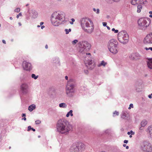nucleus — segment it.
I'll use <instances>...</instances> for the list:
<instances>
[{"label":"nucleus","instance_id":"obj_1","mask_svg":"<svg viewBox=\"0 0 152 152\" xmlns=\"http://www.w3.org/2000/svg\"><path fill=\"white\" fill-rule=\"evenodd\" d=\"M56 126L58 132L65 134H67L72 129V125L65 119L59 120L57 123Z\"/></svg>","mask_w":152,"mask_h":152},{"label":"nucleus","instance_id":"obj_2","mask_svg":"<svg viewBox=\"0 0 152 152\" xmlns=\"http://www.w3.org/2000/svg\"><path fill=\"white\" fill-rule=\"evenodd\" d=\"M65 14L62 11L54 12L52 15L51 21L52 24L55 26H58L65 20Z\"/></svg>","mask_w":152,"mask_h":152},{"label":"nucleus","instance_id":"obj_3","mask_svg":"<svg viewBox=\"0 0 152 152\" xmlns=\"http://www.w3.org/2000/svg\"><path fill=\"white\" fill-rule=\"evenodd\" d=\"M80 24L84 31L88 34H91L94 28L92 20L88 18H83L80 20Z\"/></svg>","mask_w":152,"mask_h":152},{"label":"nucleus","instance_id":"obj_4","mask_svg":"<svg viewBox=\"0 0 152 152\" xmlns=\"http://www.w3.org/2000/svg\"><path fill=\"white\" fill-rule=\"evenodd\" d=\"M118 42L117 40L114 39L110 40L108 43V49L110 52L115 54L118 52Z\"/></svg>","mask_w":152,"mask_h":152},{"label":"nucleus","instance_id":"obj_5","mask_svg":"<svg viewBox=\"0 0 152 152\" xmlns=\"http://www.w3.org/2000/svg\"><path fill=\"white\" fill-rule=\"evenodd\" d=\"M140 150L143 152H152V146L150 142L147 141L141 142L139 145Z\"/></svg>","mask_w":152,"mask_h":152},{"label":"nucleus","instance_id":"obj_6","mask_svg":"<svg viewBox=\"0 0 152 152\" xmlns=\"http://www.w3.org/2000/svg\"><path fill=\"white\" fill-rule=\"evenodd\" d=\"M86 56L84 60V62L86 66L90 69H93L95 67V64L91 58V53H86Z\"/></svg>","mask_w":152,"mask_h":152},{"label":"nucleus","instance_id":"obj_7","mask_svg":"<svg viewBox=\"0 0 152 152\" xmlns=\"http://www.w3.org/2000/svg\"><path fill=\"white\" fill-rule=\"evenodd\" d=\"M137 23L140 29L145 30L150 23L149 19L146 18H141L138 20Z\"/></svg>","mask_w":152,"mask_h":152},{"label":"nucleus","instance_id":"obj_8","mask_svg":"<svg viewBox=\"0 0 152 152\" xmlns=\"http://www.w3.org/2000/svg\"><path fill=\"white\" fill-rule=\"evenodd\" d=\"M85 147L84 145L82 142H78L73 144L71 147L70 152H81Z\"/></svg>","mask_w":152,"mask_h":152},{"label":"nucleus","instance_id":"obj_9","mask_svg":"<svg viewBox=\"0 0 152 152\" xmlns=\"http://www.w3.org/2000/svg\"><path fill=\"white\" fill-rule=\"evenodd\" d=\"M121 34L122 35V37L119 36L118 38V40L120 42L124 44L127 43L129 40L128 34L125 30L121 31L118 34V35Z\"/></svg>","mask_w":152,"mask_h":152},{"label":"nucleus","instance_id":"obj_10","mask_svg":"<svg viewBox=\"0 0 152 152\" xmlns=\"http://www.w3.org/2000/svg\"><path fill=\"white\" fill-rule=\"evenodd\" d=\"M75 83L73 79H70L67 82L66 87V93L67 94L74 92Z\"/></svg>","mask_w":152,"mask_h":152},{"label":"nucleus","instance_id":"obj_11","mask_svg":"<svg viewBox=\"0 0 152 152\" xmlns=\"http://www.w3.org/2000/svg\"><path fill=\"white\" fill-rule=\"evenodd\" d=\"M82 47L80 49V51L81 53L84 51H87L91 48V44L87 41H84L82 42Z\"/></svg>","mask_w":152,"mask_h":152},{"label":"nucleus","instance_id":"obj_12","mask_svg":"<svg viewBox=\"0 0 152 152\" xmlns=\"http://www.w3.org/2000/svg\"><path fill=\"white\" fill-rule=\"evenodd\" d=\"M23 67L24 70L30 71L32 70L33 67L31 64L26 61H24L23 62Z\"/></svg>","mask_w":152,"mask_h":152},{"label":"nucleus","instance_id":"obj_13","mask_svg":"<svg viewBox=\"0 0 152 152\" xmlns=\"http://www.w3.org/2000/svg\"><path fill=\"white\" fill-rule=\"evenodd\" d=\"M144 43L146 45L149 44H152V33L148 34L145 38Z\"/></svg>","mask_w":152,"mask_h":152},{"label":"nucleus","instance_id":"obj_14","mask_svg":"<svg viewBox=\"0 0 152 152\" xmlns=\"http://www.w3.org/2000/svg\"><path fill=\"white\" fill-rule=\"evenodd\" d=\"M143 86L141 81L137 82L135 84V90L137 92H140L141 91Z\"/></svg>","mask_w":152,"mask_h":152},{"label":"nucleus","instance_id":"obj_15","mask_svg":"<svg viewBox=\"0 0 152 152\" xmlns=\"http://www.w3.org/2000/svg\"><path fill=\"white\" fill-rule=\"evenodd\" d=\"M21 89L22 91L24 94L27 93L28 91V86L26 83H23L20 86Z\"/></svg>","mask_w":152,"mask_h":152},{"label":"nucleus","instance_id":"obj_16","mask_svg":"<svg viewBox=\"0 0 152 152\" xmlns=\"http://www.w3.org/2000/svg\"><path fill=\"white\" fill-rule=\"evenodd\" d=\"M28 12L30 16H31L33 18H37L38 16L37 12L34 10H28Z\"/></svg>","mask_w":152,"mask_h":152},{"label":"nucleus","instance_id":"obj_17","mask_svg":"<svg viewBox=\"0 0 152 152\" xmlns=\"http://www.w3.org/2000/svg\"><path fill=\"white\" fill-rule=\"evenodd\" d=\"M121 118L125 120H128L129 118V114L127 113L123 112L121 115Z\"/></svg>","mask_w":152,"mask_h":152},{"label":"nucleus","instance_id":"obj_18","mask_svg":"<svg viewBox=\"0 0 152 152\" xmlns=\"http://www.w3.org/2000/svg\"><path fill=\"white\" fill-rule=\"evenodd\" d=\"M140 57V55L137 53H136L132 54L129 56V57L131 60H134L139 58Z\"/></svg>","mask_w":152,"mask_h":152},{"label":"nucleus","instance_id":"obj_19","mask_svg":"<svg viewBox=\"0 0 152 152\" xmlns=\"http://www.w3.org/2000/svg\"><path fill=\"white\" fill-rule=\"evenodd\" d=\"M145 2H144L142 0H132L131 1V3L133 5H135L136 4H145L146 2H147L146 0L145 1Z\"/></svg>","mask_w":152,"mask_h":152},{"label":"nucleus","instance_id":"obj_20","mask_svg":"<svg viewBox=\"0 0 152 152\" xmlns=\"http://www.w3.org/2000/svg\"><path fill=\"white\" fill-rule=\"evenodd\" d=\"M36 108V105L32 104L29 106L28 107V110L30 112L32 111Z\"/></svg>","mask_w":152,"mask_h":152},{"label":"nucleus","instance_id":"obj_21","mask_svg":"<svg viewBox=\"0 0 152 152\" xmlns=\"http://www.w3.org/2000/svg\"><path fill=\"white\" fill-rule=\"evenodd\" d=\"M149 60L147 63L148 67L150 69H152V59H150Z\"/></svg>","mask_w":152,"mask_h":152},{"label":"nucleus","instance_id":"obj_22","mask_svg":"<svg viewBox=\"0 0 152 152\" xmlns=\"http://www.w3.org/2000/svg\"><path fill=\"white\" fill-rule=\"evenodd\" d=\"M107 64V63L105 62L104 61H101L100 64H98V66L100 67L102 66H105Z\"/></svg>","mask_w":152,"mask_h":152},{"label":"nucleus","instance_id":"obj_23","mask_svg":"<svg viewBox=\"0 0 152 152\" xmlns=\"http://www.w3.org/2000/svg\"><path fill=\"white\" fill-rule=\"evenodd\" d=\"M148 131L149 132L151 137H152V126L148 127Z\"/></svg>","mask_w":152,"mask_h":152},{"label":"nucleus","instance_id":"obj_24","mask_svg":"<svg viewBox=\"0 0 152 152\" xmlns=\"http://www.w3.org/2000/svg\"><path fill=\"white\" fill-rule=\"evenodd\" d=\"M53 62L54 63H58L59 62V58H53Z\"/></svg>","mask_w":152,"mask_h":152},{"label":"nucleus","instance_id":"obj_25","mask_svg":"<svg viewBox=\"0 0 152 152\" xmlns=\"http://www.w3.org/2000/svg\"><path fill=\"white\" fill-rule=\"evenodd\" d=\"M147 124V121L145 120H143L141 123V126L142 127L145 126Z\"/></svg>","mask_w":152,"mask_h":152},{"label":"nucleus","instance_id":"obj_26","mask_svg":"<svg viewBox=\"0 0 152 152\" xmlns=\"http://www.w3.org/2000/svg\"><path fill=\"white\" fill-rule=\"evenodd\" d=\"M137 12L138 13H139L141 12V10L142 9V6L141 5H139L137 6Z\"/></svg>","mask_w":152,"mask_h":152},{"label":"nucleus","instance_id":"obj_27","mask_svg":"<svg viewBox=\"0 0 152 152\" xmlns=\"http://www.w3.org/2000/svg\"><path fill=\"white\" fill-rule=\"evenodd\" d=\"M72 110H70L69 112H68L66 115V117H68L70 115L71 116H72L73 115V114L72 113Z\"/></svg>","mask_w":152,"mask_h":152},{"label":"nucleus","instance_id":"obj_28","mask_svg":"<svg viewBox=\"0 0 152 152\" xmlns=\"http://www.w3.org/2000/svg\"><path fill=\"white\" fill-rule=\"evenodd\" d=\"M59 106L60 107L65 108L66 107V105L65 103H61L59 104Z\"/></svg>","mask_w":152,"mask_h":152},{"label":"nucleus","instance_id":"obj_29","mask_svg":"<svg viewBox=\"0 0 152 152\" xmlns=\"http://www.w3.org/2000/svg\"><path fill=\"white\" fill-rule=\"evenodd\" d=\"M31 130H32L34 132H35V129H34L33 128H32L31 126H28L27 131H29Z\"/></svg>","mask_w":152,"mask_h":152},{"label":"nucleus","instance_id":"obj_30","mask_svg":"<svg viewBox=\"0 0 152 152\" xmlns=\"http://www.w3.org/2000/svg\"><path fill=\"white\" fill-rule=\"evenodd\" d=\"M31 76L32 78H34L35 80L37 79L38 77V75H36L34 74H32Z\"/></svg>","mask_w":152,"mask_h":152},{"label":"nucleus","instance_id":"obj_31","mask_svg":"<svg viewBox=\"0 0 152 152\" xmlns=\"http://www.w3.org/2000/svg\"><path fill=\"white\" fill-rule=\"evenodd\" d=\"M93 10L97 14H99V9H97L96 10L95 8H93Z\"/></svg>","mask_w":152,"mask_h":152},{"label":"nucleus","instance_id":"obj_32","mask_svg":"<svg viewBox=\"0 0 152 152\" xmlns=\"http://www.w3.org/2000/svg\"><path fill=\"white\" fill-rule=\"evenodd\" d=\"M111 132V131L110 129H107L105 131V133L107 134H109Z\"/></svg>","mask_w":152,"mask_h":152},{"label":"nucleus","instance_id":"obj_33","mask_svg":"<svg viewBox=\"0 0 152 152\" xmlns=\"http://www.w3.org/2000/svg\"><path fill=\"white\" fill-rule=\"evenodd\" d=\"M78 42V41L77 39H75L72 42V44L73 45H75Z\"/></svg>","mask_w":152,"mask_h":152},{"label":"nucleus","instance_id":"obj_34","mask_svg":"<svg viewBox=\"0 0 152 152\" xmlns=\"http://www.w3.org/2000/svg\"><path fill=\"white\" fill-rule=\"evenodd\" d=\"M105 1L108 4H111L113 2V0H105Z\"/></svg>","mask_w":152,"mask_h":152},{"label":"nucleus","instance_id":"obj_35","mask_svg":"<svg viewBox=\"0 0 152 152\" xmlns=\"http://www.w3.org/2000/svg\"><path fill=\"white\" fill-rule=\"evenodd\" d=\"M128 135H130L131 134L132 135H134V132H133L132 130H131L130 132H128L127 133Z\"/></svg>","mask_w":152,"mask_h":152},{"label":"nucleus","instance_id":"obj_36","mask_svg":"<svg viewBox=\"0 0 152 152\" xmlns=\"http://www.w3.org/2000/svg\"><path fill=\"white\" fill-rule=\"evenodd\" d=\"M14 11L15 12H19L20 11V9L19 8H17L15 9Z\"/></svg>","mask_w":152,"mask_h":152},{"label":"nucleus","instance_id":"obj_37","mask_svg":"<svg viewBox=\"0 0 152 152\" xmlns=\"http://www.w3.org/2000/svg\"><path fill=\"white\" fill-rule=\"evenodd\" d=\"M112 31H114L115 33H117L118 32V30H115L114 28H113L112 29Z\"/></svg>","mask_w":152,"mask_h":152},{"label":"nucleus","instance_id":"obj_38","mask_svg":"<svg viewBox=\"0 0 152 152\" xmlns=\"http://www.w3.org/2000/svg\"><path fill=\"white\" fill-rule=\"evenodd\" d=\"M119 112H117L116 111H115L113 113V116H114V115L115 114H116V115H119Z\"/></svg>","mask_w":152,"mask_h":152},{"label":"nucleus","instance_id":"obj_39","mask_svg":"<svg viewBox=\"0 0 152 152\" xmlns=\"http://www.w3.org/2000/svg\"><path fill=\"white\" fill-rule=\"evenodd\" d=\"M41 123V121L39 120H37L35 121L36 124H38Z\"/></svg>","mask_w":152,"mask_h":152},{"label":"nucleus","instance_id":"obj_40","mask_svg":"<svg viewBox=\"0 0 152 152\" xmlns=\"http://www.w3.org/2000/svg\"><path fill=\"white\" fill-rule=\"evenodd\" d=\"M145 49L146 50H151L152 51V47H150L149 48H147V47H146L145 48Z\"/></svg>","mask_w":152,"mask_h":152},{"label":"nucleus","instance_id":"obj_41","mask_svg":"<svg viewBox=\"0 0 152 152\" xmlns=\"http://www.w3.org/2000/svg\"><path fill=\"white\" fill-rule=\"evenodd\" d=\"M133 105L132 104H130L129 105V107L128 109H130L131 108H133Z\"/></svg>","mask_w":152,"mask_h":152},{"label":"nucleus","instance_id":"obj_42","mask_svg":"<svg viewBox=\"0 0 152 152\" xmlns=\"http://www.w3.org/2000/svg\"><path fill=\"white\" fill-rule=\"evenodd\" d=\"M64 31L66 32V34H68L69 33V31H68V29H65Z\"/></svg>","mask_w":152,"mask_h":152},{"label":"nucleus","instance_id":"obj_43","mask_svg":"<svg viewBox=\"0 0 152 152\" xmlns=\"http://www.w3.org/2000/svg\"><path fill=\"white\" fill-rule=\"evenodd\" d=\"M103 25L104 26H106L107 25V23L105 22H104L102 23Z\"/></svg>","mask_w":152,"mask_h":152},{"label":"nucleus","instance_id":"obj_44","mask_svg":"<svg viewBox=\"0 0 152 152\" xmlns=\"http://www.w3.org/2000/svg\"><path fill=\"white\" fill-rule=\"evenodd\" d=\"M22 15V14L21 13H20L18 15H17L16 18H18L19 17V16H21Z\"/></svg>","mask_w":152,"mask_h":152},{"label":"nucleus","instance_id":"obj_45","mask_svg":"<svg viewBox=\"0 0 152 152\" xmlns=\"http://www.w3.org/2000/svg\"><path fill=\"white\" fill-rule=\"evenodd\" d=\"M84 72L86 74H87L88 73V70H85L84 71Z\"/></svg>","mask_w":152,"mask_h":152},{"label":"nucleus","instance_id":"obj_46","mask_svg":"<svg viewBox=\"0 0 152 152\" xmlns=\"http://www.w3.org/2000/svg\"><path fill=\"white\" fill-rule=\"evenodd\" d=\"M128 142V141L126 140H125L124 141V143H127Z\"/></svg>","mask_w":152,"mask_h":152},{"label":"nucleus","instance_id":"obj_47","mask_svg":"<svg viewBox=\"0 0 152 152\" xmlns=\"http://www.w3.org/2000/svg\"><path fill=\"white\" fill-rule=\"evenodd\" d=\"M120 0H113V2H119Z\"/></svg>","mask_w":152,"mask_h":152},{"label":"nucleus","instance_id":"obj_48","mask_svg":"<svg viewBox=\"0 0 152 152\" xmlns=\"http://www.w3.org/2000/svg\"><path fill=\"white\" fill-rule=\"evenodd\" d=\"M21 116L23 117H25L26 116V114H25V113H22V115Z\"/></svg>","mask_w":152,"mask_h":152},{"label":"nucleus","instance_id":"obj_49","mask_svg":"<svg viewBox=\"0 0 152 152\" xmlns=\"http://www.w3.org/2000/svg\"><path fill=\"white\" fill-rule=\"evenodd\" d=\"M44 24V22H41L40 23V26H42Z\"/></svg>","mask_w":152,"mask_h":152},{"label":"nucleus","instance_id":"obj_50","mask_svg":"<svg viewBox=\"0 0 152 152\" xmlns=\"http://www.w3.org/2000/svg\"><path fill=\"white\" fill-rule=\"evenodd\" d=\"M2 41L3 43L5 44L6 43V41L4 40H3Z\"/></svg>","mask_w":152,"mask_h":152},{"label":"nucleus","instance_id":"obj_51","mask_svg":"<svg viewBox=\"0 0 152 152\" xmlns=\"http://www.w3.org/2000/svg\"><path fill=\"white\" fill-rule=\"evenodd\" d=\"M45 26H41V28L42 29H43V28H45Z\"/></svg>","mask_w":152,"mask_h":152},{"label":"nucleus","instance_id":"obj_52","mask_svg":"<svg viewBox=\"0 0 152 152\" xmlns=\"http://www.w3.org/2000/svg\"><path fill=\"white\" fill-rule=\"evenodd\" d=\"M106 27H107V28L108 30H110V27L109 26H106Z\"/></svg>","mask_w":152,"mask_h":152},{"label":"nucleus","instance_id":"obj_53","mask_svg":"<svg viewBox=\"0 0 152 152\" xmlns=\"http://www.w3.org/2000/svg\"><path fill=\"white\" fill-rule=\"evenodd\" d=\"M65 79L66 80H68V77L67 76H66L65 77Z\"/></svg>","mask_w":152,"mask_h":152},{"label":"nucleus","instance_id":"obj_54","mask_svg":"<svg viewBox=\"0 0 152 152\" xmlns=\"http://www.w3.org/2000/svg\"><path fill=\"white\" fill-rule=\"evenodd\" d=\"M48 46L47 45H46L45 46V48L46 49L48 48Z\"/></svg>","mask_w":152,"mask_h":152},{"label":"nucleus","instance_id":"obj_55","mask_svg":"<svg viewBox=\"0 0 152 152\" xmlns=\"http://www.w3.org/2000/svg\"><path fill=\"white\" fill-rule=\"evenodd\" d=\"M148 97L150 98L151 99L152 98V96H148Z\"/></svg>","mask_w":152,"mask_h":152},{"label":"nucleus","instance_id":"obj_56","mask_svg":"<svg viewBox=\"0 0 152 152\" xmlns=\"http://www.w3.org/2000/svg\"><path fill=\"white\" fill-rule=\"evenodd\" d=\"M26 118L25 117H24L23 118H22V119H23V120L24 121H26Z\"/></svg>","mask_w":152,"mask_h":152},{"label":"nucleus","instance_id":"obj_57","mask_svg":"<svg viewBox=\"0 0 152 152\" xmlns=\"http://www.w3.org/2000/svg\"><path fill=\"white\" fill-rule=\"evenodd\" d=\"M18 24H19V26H21V23H20V22H19V23H18Z\"/></svg>","mask_w":152,"mask_h":152},{"label":"nucleus","instance_id":"obj_58","mask_svg":"<svg viewBox=\"0 0 152 152\" xmlns=\"http://www.w3.org/2000/svg\"><path fill=\"white\" fill-rule=\"evenodd\" d=\"M68 31H69V32L71 31V28H69V29H68Z\"/></svg>","mask_w":152,"mask_h":152},{"label":"nucleus","instance_id":"obj_59","mask_svg":"<svg viewBox=\"0 0 152 152\" xmlns=\"http://www.w3.org/2000/svg\"><path fill=\"white\" fill-rule=\"evenodd\" d=\"M129 147L128 146H126V149H129Z\"/></svg>","mask_w":152,"mask_h":152},{"label":"nucleus","instance_id":"obj_60","mask_svg":"<svg viewBox=\"0 0 152 152\" xmlns=\"http://www.w3.org/2000/svg\"><path fill=\"white\" fill-rule=\"evenodd\" d=\"M72 22L75 21V20L73 18H72Z\"/></svg>","mask_w":152,"mask_h":152},{"label":"nucleus","instance_id":"obj_61","mask_svg":"<svg viewBox=\"0 0 152 152\" xmlns=\"http://www.w3.org/2000/svg\"><path fill=\"white\" fill-rule=\"evenodd\" d=\"M149 14H152V11H150L149 12Z\"/></svg>","mask_w":152,"mask_h":152},{"label":"nucleus","instance_id":"obj_62","mask_svg":"<svg viewBox=\"0 0 152 152\" xmlns=\"http://www.w3.org/2000/svg\"><path fill=\"white\" fill-rule=\"evenodd\" d=\"M10 19L11 20H12L13 19V18L12 17H10Z\"/></svg>","mask_w":152,"mask_h":152},{"label":"nucleus","instance_id":"obj_63","mask_svg":"<svg viewBox=\"0 0 152 152\" xmlns=\"http://www.w3.org/2000/svg\"><path fill=\"white\" fill-rule=\"evenodd\" d=\"M123 146L124 147H126V144H124L123 145Z\"/></svg>","mask_w":152,"mask_h":152},{"label":"nucleus","instance_id":"obj_64","mask_svg":"<svg viewBox=\"0 0 152 152\" xmlns=\"http://www.w3.org/2000/svg\"><path fill=\"white\" fill-rule=\"evenodd\" d=\"M149 17H151V18H152V15H150L149 16Z\"/></svg>","mask_w":152,"mask_h":152}]
</instances>
